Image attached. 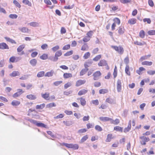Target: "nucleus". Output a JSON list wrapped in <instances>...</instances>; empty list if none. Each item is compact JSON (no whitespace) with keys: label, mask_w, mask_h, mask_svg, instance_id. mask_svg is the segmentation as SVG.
<instances>
[{"label":"nucleus","mask_w":155,"mask_h":155,"mask_svg":"<svg viewBox=\"0 0 155 155\" xmlns=\"http://www.w3.org/2000/svg\"><path fill=\"white\" fill-rule=\"evenodd\" d=\"M112 47L116 51H117L119 53L122 54L124 52V49L121 47H117V46H112Z\"/></svg>","instance_id":"obj_1"},{"label":"nucleus","mask_w":155,"mask_h":155,"mask_svg":"<svg viewBox=\"0 0 155 155\" xmlns=\"http://www.w3.org/2000/svg\"><path fill=\"white\" fill-rule=\"evenodd\" d=\"M101 74L99 71H97L95 72L93 75L94 76L93 79L94 80H97L100 78V77L101 75Z\"/></svg>","instance_id":"obj_2"},{"label":"nucleus","mask_w":155,"mask_h":155,"mask_svg":"<svg viewBox=\"0 0 155 155\" xmlns=\"http://www.w3.org/2000/svg\"><path fill=\"white\" fill-rule=\"evenodd\" d=\"M121 81L120 80H118L117 83V89L118 92L121 91Z\"/></svg>","instance_id":"obj_3"},{"label":"nucleus","mask_w":155,"mask_h":155,"mask_svg":"<svg viewBox=\"0 0 155 155\" xmlns=\"http://www.w3.org/2000/svg\"><path fill=\"white\" fill-rule=\"evenodd\" d=\"M98 65L99 66H104L107 65V69H109V67L107 65V64L106 61L105 60H102L100 61L98 63Z\"/></svg>","instance_id":"obj_4"},{"label":"nucleus","mask_w":155,"mask_h":155,"mask_svg":"<svg viewBox=\"0 0 155 155\" xmlns=\"http://www.w3.org/2000/svg\"><path fill=\"white\" fill-rule=\"evenodd\" d=\"M86 82V81L85 80H82L80 79L78 80L76 82L75 86L76 87L80 86L81 85L84 84Z\"/></svg>","instance_id":"obj_5"},{"label":"nucleus","mask_w":155,"mask_h":155,"mask_svg":"<svg viewBox=\"0 0 155 155\" xmlns=\"http://www.w3.org/2000/svg\"><path fill=\"white\" fill-rule=\"evenodd\" d=\"M18 91L15 93L12 96L14 98L19 96L23 92L22 90L21 89H18L17 90Z\"/></svg>","instance_id":"obj_6"},{"label":"nucleus","mask_w":155,"mask_h":155,"mask_svg":"<svg viewBox=\"0 0 155 155\" xmlns=\"http://www.w3.org/2000/svg\"><path fill=\"white\" fill-rule=\"evenodd\" d=\"M9 47L8 45L5 43H0V49H9Z\"/></svg>","instance_id":"obj_7"},{"label":"nucleus","mask_w":155,"mask_h":155,"mask_svg":"<svg viewBox=\"0 0 155 155\" xmlns=\"http://www.w3.org/2000/svg\"><path fill=\"white\" fill-rule=\"evenodd\" d=\"M99 119L103 121H110V122L111 121V118L108 117H99Z\"/></svg>","instance_id":"obj_8"},{"label":"nucleus","mask_w":155,"mask_h":155,"mask_svg":"<svg viewBox=\"0 0 155 155\" xmlns=\"http://www.w3.org/2000/svg\"><path fill=\"white\" fill-rule=\"evenodd\" d=\"M20 75V73L18 71H14L12 73L9 74L11 77H15L16 76H19Z\"/></svg>","instance_id":"obj_9"},{"label":"nucleus","mask_w":155,"mask_h":155,"mask_svg":"<svg viewBox=\"0 0 155 155\" xmlns=\"http://www.w3.org/2000/svg\"><path fill=\"white\" fill-rule=\"evenodd\" d=\"M92 61L91 60H88L84 64V67L85 68H87V67H89L91 65Z\"/></svg>","instance_id":"obj_10"},{"label":"nucleus","mask_w":155,"mask_h":155,"mask_svg":"<svg viewBox=\"0 0 155 155\" xmlns=\"http://www.w3.org/2000/svg\"><path fill=\"white\" fill-rule=\"evenodd\" d=\"M41 96L46 100H50V98H49V94L48 93L41 94Z\"/></svg>","instance_id":"obj_11"},{"label":"nucleus","mask_w":155,"mask_h":155,"mask_svg":"<svg viewBox=\"0 0 155 155\" xmlns=\"http://www.w3.org/2000/svg\"><path fill=\"white\" fill-rule=\"evenodd\" d=\"M30 63L32 66H35L37 63V60L35 59H33L30 60Z\"/></svg>","instance_id":"obj_12"},{"label":"nucleus","mask_w":155,"mask_h":155,"mask_svg":"<svg viewBox=\"0 0 155 155\" xmlns=\"http://www.w3.org/2000/svg\"><path fill=\"white\" fill-rule=\"evenodd\" d=\"M137 21V19L134 18H133L129 20L128 23L131 25H133L135 24Z\"/></svg>","instance_id":"obj_13"},{"label":"nucleus","mask_w":155,"mask_h":155,"mask_svg":"<svg viewBox=\"0 0 155 155\" xmlns=\"http://www.w3.org/2000/svg\"><path fill=\"white\" fill-rule=\"evenodd\" d=\"M118 33L120 35H122L124 33V29L123 26H120L118 28Z\"/></svg>","instance_id":"obj_14"},{"label":"nucleus","mask_w":155,"mask_h":155,"mask_svg":"<svg viewBox=\"0 0 155 155\" xmlns=\"http://www.w3.org/2000/svg\"><path fill=\"white\" fill-rule=\"evenodd\" d=\"M27 98L31 100H35L36 98V97L35 95L32 94L28 95L26 96Z\"/></svg>","instance_id":"obj_15"},{"label":"nucleus","mask_w":155,"mask_h":155,"mask_svg":"<svg viewBox=\"0 0 155 155\" xmlns=\"http://www.w3.org/2000/svg\"><path fill=\"white\" fill-rule=\"evenodd\" d=\"M87 92V90L85 89H82L79 91L78 94L79 95L81 96L85 94Z\"/></svg>","instance_id":"obj_16"},{"label":"nucleus","mask_w":155,"mask_h":155,"mask_svg":"<svg viewBox=\"0 0 155 155\" xmlns=\"http://www.w3.org/2000/svg\"><path fill=\"white\" fill-rule=\"evenodd\" d=\"M125 72L128 75H130V73L129 71V67L128 65H126V66L125 68Z\"/></svg>","instance_id":"obj_17"},{"label":"nucleus","mask_w":155,"mask_h":155,"mask_svg":"<svg viewBox=\"0 0 155 155\" xmlns=\"http://www.w3.org/2000/svg\"><path fill=\"white\" fill-rule=\"evenodd\" d=\"M45 72L43 71H40L38 73L37 76L38 78L42 77L44 75L45 76Z\"/></svg>","instance_id":"obj_18"},{"label":"nucleus","mask_w":155,"mask_h":155,"mask_svg":"<svg viewBox=\"0 0 155 155\" xmlns=\"http://www.w3.org/2000/svg\"><path fill=\"white\" fill-rule=\"evenodd\" d=\"M45 106V104H42L40 105H37L36 107V108L37 109H43Z\"/></svg>","instance_id":"obj_19"},{"label":"nucleus","mask_w":155,"mask_h":155,"mask_svg":"<svg viewBox=\"0 0 155 155\" xmlns=\"http://www.w3.org/2000/svg\"><path fill=\"white\" fill-rule=\"evenodd\" d=\"M54 72L52 70L51 71H50L46 73L45 74V77H51L53 76Z\"/></svg>","instance_id":"obj_20"},{"label":"nucleus","mask_w":155,"mask_h":155,"mask_svg":"<svg viewBox=\"0 0 155 155\" xmlns=\"http://www.w3.org/2000/svg\"><path fill=\"white\" fill-rule=\"evenodd\" d=\"M120 122L119 120L118 119H116L115 120H113L111 118V121L110 123L111 124H113L115 125H117L119 124Z\"/></svg>","instance_id":"obj_21"},{"label":"nucleus","mask_w":155,"mask_h":155,"mask_svg":"<svg viewBox=\"0 0 155 155\" xmlns=\"http://www.w3.org/2000/svg\"><path fill=\"white\" fill-rule=\"evenodd\" d=\"M88 70V68H85V69H83L81 70L80 72V75L82 76Z\"/></svg>","instance_id":"obj_22"},{"label":"nucleus","mask_w":155,"mask_h":155,"mask_svg":"<svg viewBox=\"0 0 155 155\" xmlns=\"http://www.w3.org/2000/svg\"><path fill=\"white\" fill-rule=\"evenodd\" d=\"M25 45H22L19 46L17 49V51L18 52H20L22 51L25 48Z\"/></svg>","instance_id":"obj_23"},{"label":"nucleus","mask_w":155,"mask_h":155,"mask_svg":"<svg viewBox=\"0 0 155 155\" xmlns=\"http://www.w3.org/2000/svg\"><path fill=\"white\" fill-rule=\"evenodd\" d=\"M63 123L64 124L68 126H69L72 124V121L71 120H68L67 121H64Z\"/></svg>","instance_id":"obj_24"},{"label":"nucleus","mask_w":155,"mask_h":155,"mask_svg":"<svg viewBox=\"0 0 155 155\" xmlns=\"http://www.w3.org/2000/svg\"><path fill=\"white\" fill-rule=\"evenodd\" d=\"M29 24L31 26L34 27H37L39 26L38 23L36 22H32L29 23Z\"/></svg>","instance_id":"obj_25"},{"label":"nucleus","mask_w":155,"mask_h":155,"mask_svg":"<svg viewBox=\"0 0 155 155\" xmlns=\"http://www.w3.org/2000/svg\"><path fill=\"white\" fill-rule=\"evenodd\" d=\"M20 103V101H13L12 103L11 104L13 106H18V105Z\"/></svg>","instance_id":"obj_26"},{"label":"nucleus","mask_w":155,"mask_h":155,"mask_svg":"<svg viewBox=\"0 0 155 155\" xmlns=\"http://www.w3.org/2000/svg\"><path fill=\"white\" fill-rule=\"evenodd\" d=\"M64 77L65 78H67L72 77V74L71 73H65L64 74Z\"/></svg>","instance_id":"obj_27"},{"label":"nucleus","mask_w":155,"mask_h":155,"mask_svg":"<svg viewBox=\"0 0 155 155\" xmlns=\"http://www.w3.org/2000/svg\"><path fill=\"white\" fill-rule=\"evenodd\" d=\"M108 92V90L107 89H102L99 91V92L100 94H104L107 93Z\"/></svg>","instance_id":"obj_28"},{"label":"nucleus","mask_w":155,"mask_h":155,"mask_svg":"<svg viewBox=\"0 0 155 155\" xmlns=\"http://www.w3.org/2000/svg\"><path fill=\"white\" fill-rule=\"evenodd\" d=\"M22 2L25 5H28L29 6H31V3L28 0H23Z\"/></svg>","instance_id":"obj_29"},{"label":"nucleus","mask_w":155,"mask_h":155,"mask_svg":"<svg viewBox=\"0 0 155 155\" xmlns=\"http://www.w3.org/2000/svg\"><path fill=\"white\" fill-rule=\"evenodd\" d=\"M152 64V62L151 61H145L142 62V65H147L150 66Z\"/></svg>","instance_id":"obj_30"},{"label":"nucleus","mask_w":155,"mask_h":155,"mask_svg":"<svg viewBox=\"0 0 155 155\" xmlns=\"http://www.w3.org/2000/svg\"><path fill=\"white\" fill-rule=\"evenodd\" d=\"M88 48V46L87 45L85 44L83 45L81 48V50L82 51H87Z\"/></svg>","instance_id":"obj_31"},{"label":"nucleus","mask_w":155,"mask_h":155,"mask_svg":"<svg viewBox=\"0 0 155 155\" xmlns=\"http://www.w3.org/2000/svg\"><path fill=\"white\" fill-rule=\"evenodd\" d=\"M62 54L61 51V50H59L55 53L54 56L56 58H58V57L60 56Z\"/></svg>","instance_id":"obj_32"},{"label":"nucleus","mask_w":155,"mask_h":155,"mask_svg":"<svg viewBox=\"0 0 155 155\" xmlns=\"http://www.w3.org/2000/svg\"><path fill=\"white\" fill-rule=\"evenodd\" d=\"M19 29L22 32L25 33L28 32V29L25 27H23L22 28H19Z\"/></svg>","instance_id":"obj_33"},{"label":"nucleus","mask_w":155,"mask_h":155,"mask_svg":"<svg viewBox=\"0 0 155 155\" xmlns=\"http://www.w3.org/2000/svg\"><path fill=\"white\" fill-rule=\"evenodd\" d=\"M88 138V135H86L85 136L83 137L81 139L80 141V143H82L84 142Z\"/></svg>","instance_id":"obj_34"},{"label":"nucleus","mask_w":155,"mask_h":155,"mask_svg":"<svg viewBox=\"0 0 155 155\" xmlns=\"http://www.w3.org/2000/svg\"><path fill=\"white\" fill-rule=\"evenodd\" d=\"M49 58L53 61H56L58 59V58H56L55 56H50Z\"/></svg>","instance_id":"obj_35"},{"label":"nucleus","mask_w":155,"mask_h":155,"mask_svg":"<svg viewBox=\"0 0 155 155\" xmlns=\"http://www.w3.org/2000/svg\"><path fill=\"white\" fill-rule=\"evenodd\" d=\"M56 106V104L54 103H51L46 105V107L48 108H51Z\"/></svg>","instance_id":"obj_36"},{"label":"nucleus","mask_w":155,"mask_h":155,"mask_svg":"<svg viewBox=\"0 0 155 155\" xmlns=\"http://www.w3.org/2000/svg\"><path fill=\"white\" fill-rule=\"evenodd\" d=\"M140 138L143 141L147 142L150 140L149 138H147L144 136L141 137H140Z\"/></svg>","instance_id":"obj_37"},{"label":"nucleus","mask_w":155,"mask_h":155,"mask_svg":"<svg viewBox=\"0 0 155 155\" xmlns=\"http://www.w3.org/2000/svg\"><path fill=\"white\" fill-rule=\"evenodd\" d=\"M134 43L135 44L140 46L143 45L145 44V43L144 41H143L141 42L138 41H136L134 42Z\"/></svg>","instance_id":"obj_38"},{"label":"nucleus","mask_w":155,"mask_h":155,"mask_svg":"<svg viewBox=\"0 0 155 155\" xmlns=\"http://www.w3.org/2000/svg\"><path fill=\"white\" fill-rule=\"evenodd\" d=\"M81 104L82 105L84 106L86 104V101L84 99L81 98L80 100Z\"/></svg>","instance_id":"obj_39"},{"label":"nucleus","mask_w":155,"mask_h":155,"mask_svg":"<svg viewBox=\"0 0 155 155\" xmlns=\"http://www.w3.org/2000/svg\"><path fill=\"white\" fill-rule=\"evenodd\" d=\"M114 130L117 131L122 132L123 129L121 127L119 126H116L114 127Z\"/></svg>","instance_id":"obj_40"},{"label":"nucleus","mask_w":155,"mask_h":155,"mask_svg":"<svg viewBox=\"0 0 155 155\" xmlns=\"http://www.w3.org/2000/svg\"><path fill=\"white\" fill-rule=\"evenodd\" d=\"M90 53L89 52H87L84 54L83 56V58L84 59H87L90 57Z\"/></svg>","instance_id":"obj_41"},{"label":"nucleus","mask_w":155,"mask_h":155,"mask_svg":"<svg viewBox=\"0 0 155 155\" xmlns=\"http://www.w3.org/2000/svg\"><path fill=\"white\" fill-rule=\"evenodd\" d=\"M37 126L39 127H44L45 128L46 127V125L43 123H38L37 124Z\"/></svg>","instance_id":"obj_42"},{"label":"nucleus","mask_w":155,"mask_h":155,"mask_svg":"<svg viewBox=\"0 0 155 155\" xmlns=\"http://www.w3.org/2000/svg\"><path fill=\"white\" fill-rule=\"evenodd\" d=\"M112 135L108 134L107 136V138L106 140V141L107 142H110L111 139Z\"/></svg>","instance_id":"obj_43"},{"label":"nucleus","mask_w":155,"mask_h":155,"mask_svg":"<svg viewBox=\"0 0 155 155\" xmlns=\"http://www.w3.org/2000/svg\"><path fill=\"white\" fill-rule=\"evenodd\" d=\"M95 128L96 130L99 131H101L102 130V128L99 125H97L95 126Z\"/></svg>","instance_id":"obj_44"},{"label":"nucleus","mask_w":155,"mask_h":155,"mask_svg":"<svg viewBox=\"0 0 155 155\" xmlns=\"http://www.w3.org/2000/svg\"><path fill=\"white\" fill-rule=\"evenodd\" d=\"M63 145L65 146L66 147L70 148H72V144H68L67 143H63Z\"/></svg>","instance_id":"obj_45"},{"label":"nucleus","mask_w":155,"mask_h":155,"mask_svg":"<svg viewBox=\"0 0 155 155\" xmlns=\"http://www.w3.org/2000/svg\"><path fill=\"white\" fill-rule=\"evenodd\" d=\"M73 53V51L72 50L68 51L65 53L64 55L65 56H68L71 55Z\"/></svg>","instance_id":"obj_46"},{"label":"nucleus","mask_w":155,"mask_h":155,"mask_svg":"<svg viewBox=\"0 0 155 155\" xmlns=\"http://www.w3.org/2000/svg\"><path fill=\"white\" fill-rule=\"evenodd\" d=\"M48 58V55L45 54H44L40 57V58L42 60H46Z\"/></svg>","instance_id":"obj_47"},{"label":"nucleus","mask_w":155,"mask_h":155,"mask_svg":"<svg viewBox=\"0 0 155 155\" xmlns=\"http://www.w3.org/2000/svg\"><path fill=\"white\" fill-rule=\"evenodd\" d=\"M101 55L100 54L98 55L94 58L93 60L94 61H97L101 58Z\"/></svg>","instance_id":"obj_48"},{"label":"nucleus","mask_w":155,"mask_h":155,"mask_svg":"<svg viewBox=\"0 0 155 155\" xmlns=\"http://www.w3.org/2000/svg\"><path fill=\"white\" fill-rule=\"evenodd\" d=\"M106 101L109 103L112 104L114 103V101L111 98H108L106 100Z\"/></svg>","instance_id":"obj_49"},{"label":"nucleus","mask_w":155,"mask_h":155,"mask_svg":"<svg viewBox=\"0 0 155 155\" xmlns=\"http://www.w3.org/2000/svg\"><path fill=\"white\" fill-rule=\"evenodd\" d=\"M9 61L10 62L14 63L15 62V57L13 56L9 58Z\"/></svg>","instance_id":"obj_50"},{"label":"nucleus","mask_w":155,"mask_h":155,"mask_svg":"<svg viewBox=\"0 0 155 155\" xmlns=\"http://www.w3.org/2000/svg\"><path fill=\"white\" fill-rule=\"evenodd\" d=\"M87 131L86 129L84 128L81 129L78 131V133L79 134H81L84 133H85Z\"/></svg>","instance_id":"obj_51"},{"label":"nucleus","mask_w":155,"mask_h":155,"mask_svg":"<svg viewBox=\"0 0 155 155\" xmlns=\"http://www.w3.org/2000/svg\"><path fill=\"white\" fill-rule=\"evenodd\" d=\"M13 3L14 4H15V5L17 7H18L19 8H20L21 7V5L19 3V2L17 1L16 0H14Z\"/></svg>","instance_id":"obj_52"},{"label":"nucleus","mask_w":155,"mask_h":155,"mask_svg":"<svg viewBox=\"0 0 155 155\" xmlns=\"http://www.w3.org/2000/svg\"><path fill=\"white\" fill-rule=\"evenodd\" d=\"M145 36V33L144 32L143 30H141L140 31V36L143 38Z\"/></svg>","instance_id":"obj_53"},{"label":"nucleus","mask_w":155,"mask_h":155,"mask_svg":"<svg viewBox=\"0 0 155 155\" xmlns=\"http://www.w3.org/2000/svg\"><path fill=\"white\" fill-rule=\"evenodd\" d=\"M70 48V45H64L62 48L63 50H67L69 49Z\"/></svg>","instance_id":"obj_54"},{"label":"nucleus","mask_w":155,"mask_h":155,"mask_svg":"<svg viewBox=\"0 0 155 155\" xmlns=\"http://www.w3.org/2000/svg\"><path fill=\"white\" fill-rule=\"evenodd\" d=\"M28 121H30L31 123H33L34 124H36L37 125V124L38 123L36 120L32 119H28L27 120Z\"/></svg>","instance_id":"obj_55"},{"label":"nucleus","mask_w":155,"mask_h":155,"mask_svg":"<svg viewBox=\"0 0 155 155\" xmlns=\"http://www.w3.org/2000/svg\"><path fill=\"white\" fill-rule=\"evenodd\" d=\"M59 49V46L58 45H56V46L53 47L52 48V50L53 51L55 52Z\"/></svg>","instance_id":"obj_56"},{"label":"nucleus","mask_w":155,"mask_h":155,"mask_svg":"<svg viewBox=\"0 0 155 155\" xmlns=\"http://www.w3.org/2000/svg\"><path fill=\"white\" fill-rule=\"evenodd\" d=\"M148 74L150 75H153L155 74V71L149 70L147 71Z\"/></svg>","instance_id":"obj_57"},{"label":"nucleus","mask_w":155,"mask_h":155,"mask_svg":"<svg viewBox=\"0 0 155 155\" xmlns=\"http://www.w3.org/2000/svg\"><path fill=\"white\" fill-rule=\"evenodd\" d=\"M114 20L115 22L114 23H117L118 25L120 24V21L119 18H116L114 19Z\"/></svg>","instance_id":"obj_58"},{"label":"nucleus","mask_w":155,"mask_h":155,"mask_svg":"<svg viewBox=\"0 0 155 155\" xmlns=\"http://www.w3.org/2000/svg\"><path fill=\"white\" fill-rule=\"evenodd\" d=\"M148 33L150 35H155V30H150L148 32Z\"/></svg>","instance_id":"obj_59"},{"label":"nucleus","mask_w":155,"mask_h":155,"mask_svg":"<svg viewBox=\"0 0 155 155\" xmlns=\"http://www.w3.org/2000/svg\"><path fill=\"white\" fill-rule=\"evenodd\" d=\"M72 85V84L70 82H68L64 86L65 89H67L68 87H70Z\"/></svg>","instance_id":"obj_60"},{"label":"nucleus","mask_w":155,"mask_h":155,"mask_svg":"<svg viewBox=\"0 0 155 155\" xmlns=\"http://www.w3.org/2000/svg\"><path fill=\"white\" fill-rule=\"evenodd\" d=\"M62 81H58L54 83V84L55 86H58V85L62 83Z\"/></svg>","instance_id":"obj_61"},{"label":"nucleus","mask_w":155,"mask_h":155,"mask_svg":"<svg viewBox=\"0 0 155 155\" xmlns=\"http://www.w3.org/2000/svg\"><path fill=\"white\" fill-rule=\"evenodd\" d=\"M72 148L74 150L78 149L79 148V146L77 144H72Z\"/></svg>","instance_id":"obj_62"},{"label":"nucleus","mask_w":155,"mask_h":155,"mask_svg":"<svg viewBox=\"0 0 155 155\" xmlns=\"http://www.w3.org/2000/svg\"><path fill=\"white\" fill-rule=\"evenodd\" d=\"M28 77V76L27 75H24L23 76L20 78L19 79L20 80H25L27 79Z\"/></svg>","instance_id":"obj_63"},{"label":"nucleus","mask_w":155,"mask_h":155,"mask_svg":"<svg viewBox=\"0 0 155 155\" xmlns=\"http://www.w3.org/2000/svg\"><path fill=\"white\" fill-rule=\"evenodd\" d=\"M18 16L16 14H10L9 15V17L12 19L16 18Z\"/></svg>","instance_id":"obj_64"}]
</instances>
